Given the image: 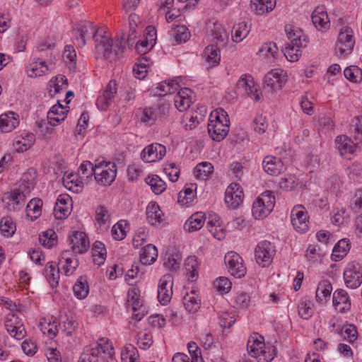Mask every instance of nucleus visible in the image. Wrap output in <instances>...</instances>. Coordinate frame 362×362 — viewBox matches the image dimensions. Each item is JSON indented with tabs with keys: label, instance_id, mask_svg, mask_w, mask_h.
<instances>
[{
	"label": "nucleus",
	"instance_id": "79ce46f5",
	"mask_svg": "<svg viewBox=\"0 0 362 362\" xmlns=\"http://www.w3.org/2000/svg\"><path fill=\"white\" fill-rule=\"evenodd\" d=\"M146 182L156 194H161L166 188L165 182L158 175L148 176L146 178Z\"/></svg>",
	"mask_w": 362,
	"mask_h": 362
},
{
	"label": "nucleus",
	"instance_id": "7ed1b4c3",
	"mask_svg": "<svg viewBox=\"0 0 362 362\" xmlns=\"http://www.w3.org/2000/svg\"><path fill=\"white\" fill-rule=\"evenodd\" d=\"M275 204L274 192L267 190L262 193L253 202L252 212L256 219L267 217L273 210Z\"/></svg>",
	"mask_w": 362,
	"mask_h": 362
},
{
	"label": "nucleus",
	"instance_id": "6e6552de",
	"mask_svg": "<svg viewBox=\"0 0 362 362\" xmlns=\"http://www.w3.org/2000/svg\"><path fill=\"white\" fill-rule=\"evenodd\" d=\"M308 217L303 206H295L291 213V223L295 230L300 233H305L308 229Z\"/></svg>",
	"mask_w": 362,
	"mask_h": 362
},
{
	"label": "nucleus",
	"instance_id": "0eeeda50",
	"mask_svg": "<svg viewBox=\"0 0 362 362\" xmlns=\"http://www.w3.org/2000/svg\"><path fill=\"white\" fill-rule=\"evenodd\" d=\"M344 279L347 287L356 288L362 284V267L358 263L351 262L344 272Z\"/></svg>",
	"mask_w": 362,
	"mask_h": 362
},
{
	"label": "nucleus",
	"instance_id": "4d7b16f0",
	"mask_svg": "<svg viewBox=\"0 0 362 362\" xmlns=\"http://www.w3.org/2000/svg\"><path fill=\"white\" fill-rule=\"evenodd\" d=\"M99 351L98 349H90L83 351L79 359V362H98Z\"/></svg>",
	"mask_w": 362,
	"mask_h": 362
},
{
	"label": "nucleus",
	"instance_id": "e433bc0d",
	"mask_svg": "<svg viewBox=\"0 0 362 362\" xmlns=\"http://www.w3.org/2000/svg\"><path fill=\"white\" fill-rule=\"evenodd\" d=\"M214 166L209 162H202L197 165L194 174L197 179L205 180L213 173Z\"/></svg>",
	"mask_w": 362,
	"mask_h": 362
},
{
	"label": "nucleus",
	"instance_id": "4c0bfd02",
	"mask_svg": "<svg viewBox=\"0 0 362 362\" xmlns=\"http://www.w3.org/2000/svg\"><path fill=\"white\" fill-rule=\"evenodd\" d=\"M250 32V28L245 21L240 22L234 25L232 30V37L235 42H241L245 37H247Z\"/></svg>",
	"mask_w": 362,
	"mask_h": 362
},
{
	"label": "nucleus",
	"instance_id": "69168bd1",
	"mask_svg": "<svg viewBox=\"0 0 362 362\" xmlns=\"http://www.w3.org/2000/svg\"><path fill=\"white\" fill-rule=\"evenodd\" d=\"M298 314L303 319H308L311 317L313 311L310 308V302L302 301L298 306Z\"/></svg>",
	"mask_w": 362,
	"mask_h": 362
},
{
	"label": "nucleus",
	"instance_id": "bb28decb",
	"mask_svg": "<svg viewBox=\"0 0 362 362\" xmlns=\"http://www.w3.org/2000/svg\"><path fill=\"white\" fill-rule=\"evenodd\" d=\"M107 166L101 176L96 177V182L105 186L110 185L117 175V167L114 163L108 162Z\"/></svg>",
	"mask_w": 362,
	"mask_h": 362
},
{
	"label": "nucleus",
	"instance_id": "393cba45",
	"mask_svg": "<svg viewBox=\"0 0 362 362\" xmlns=\"http://www.w3.org/2000/svg\"><path fill=\"white\" fill-rule=\"evenodd\" d=\"M332 291V286L329 281L322 280L317 286L316 290V300L320 303H326L330 298Z\"/></svg>",
	"mask_w": 362,
	"mask_h": 362
},
{
	"label": "nucleus",
	"instance_id": "c03bdc74",
	"mask_svg": "<svg viewBox=\"0 0 362 362\" xmlns=\"http://www.w3.org/2000/svg\"><path fill=\"white\" fill-rule=\"evenodd\" d=\"M264 339L262 336L252 337L247 341V350L251 356H255L264 346Z\"/></svg>",
	"mask_w": 362,
	"mask_h": 362
},
{
	"label": "nucleus",
	"instance_id": "de8ad7c7",
	"mask_svg": "<svg viewBox=\"0 0 362 362\" xmlns=\"http://www.w3.org/2000/svg\"><path fill=\"white\" fill-rule=\"evenodd\" d=\"M1 233L6 237L11 236L16 230V225L11 218L4 217L0 221Z\"/></svg>",
	"mask_w": 362,
	"mask_h": 362
},
{
	"label": "nucleus",
	"instance_id": "8fccbe9b",
	"mask_svg": "<svg viewBox=\"0 0 362 362\" xmlns=\"http://www.w3.org/2000/svg\"><path fill=\"white\" fill-rule=\"evenodd\" d=\"M184 266L192 281L198 276V262L194 257H187L185 261Z\"/></svg>",
	"mask_w": 362,
	"mask_h": 362
},
{
	"label": "nucleus",
	"instance_id": "c756f323",
	"mask_svg": "<svg viewBox=\"0 0 362 362\" xmlns=\"http://www.w3.org/2000/svg\"><path fill=\"white\" fill-rule=\"evenodd\" d=\"M276 6V0H251V8L258 15L272 11Z\"/></svg>",
	"mask_w": 362,
	"mask_h": 362
},
{
	"label": "nucleus",
	"instance_id": "dca6fc26",
	"mask_svg": "<svg viewBox=\"0 0 362 362\" xmlns=\"http://www.w3.org/2000/svg\"><path fill=\"white\" fill-rule=\"evenodd\" d=\"M117 93V83L115 81H110L105 87L103 94L99 96L96 101L98 107L105 110L109 107Z\"/></svg>",
	"mask_w": 362,
	"mask_h": 362
},
{
	"label": "nucleus",
	"instance_id": "c9c22d12",
	"mask_svg": "<svg viewBox=\"0 0 362 362\" xmlns=\"http://www.w3.org/2000/svg\"><path fill=\"white\" fill-rule=\"evenodd\" d=\"M350 249L349 240L341 239L333 248L332 258L334 261L342 259Z\"/></svg>",
	"mask_w": 362,
	"mask_h": 362
},
{
	"label": "nucleus",
	"instance_id": "680f3d73",
	"mask_svg": "<svg viewBox=\"0 0 362 362\" xmlns=\"http://www.w3.org/2000/svg\"><path fill=\"white\" fill-rule=\"evenodd\" d=\"M47 276L49 281V284L51 286L56 287L58 285L59 283V268H58L57 270L54 267L49 266L47 269Z\"/></svg>",
	"mask_w": 362,
	"mask_h": 362
},
{
	"label": "nucleus",
	"instance_id": "412c9836",
	"mask_svg": "<svg viewBox=\"0 0 362 362\" xmlns=\"http://www.w3.org/2000/svg\"><path fill=\"white\" fill-rule=\"evenodd\" d=\"M333 305L339 312L344 313L351 308L348 293L343 289H337L333 294Z\"/></svg>",
	"mask_w": 362,
	"mask_h": 362
},
{
	"label": "nucleus",
	"instance_id": "4be33fe9",
	"mask_svg": "<svg viewBox=\"0 0 362 362\" xmlns=\"http://www.w3.org/2000/svg\"><path fill=\"white\" fill-rule=\"evenodd\" d=\"M18 115L13 112H8L0 115V132H10L18 124Z\"/></svg>",
	"mask_w": 362,
	"mask_h": 362
},
{
	"label": "nucleus",
	"instance_id": "a211bd4d",
	"mask_svg": "<svg viewBox=\"0 0 362 362\" xmlns=\"http://www.w3.org/2000/svg\"><path fill=\"white\" fill-rule=\"evenodd\" d=\"M230 123L222 124L221 122H209L208 132L211 139L220 141L223 140L229 132Z\"/></svg>",
	"mask_w": 362,
	"mask_h": 362
},
{
	"label": "nucleus",
	"instance_id": "1a4fd4ad",
	"mask_svg": "<svg viewBox=\"0 0 362 362\" xmlns=\"http://www.w3.org/2000/svg\"><path fill=\"white\" fill-rule=\"evenodd\" d=\"M5 327L11 337L17 340L23 339L26 335L24 325L15 314H9L5 320Z\"/></svg>",
	"mask_w": 362,
	"mask_h": 362
},
{
	"label": "nucleus",
	"instance_id": "6e6d98bb",
	"mask_svg": "<svg viewBox=\"0 0 362 362\" xmlns=\"http://www.w3.org/2000/svg\"><path fill=\"white\" fill-rule=\"evenodd\" d=\"M216 289L222 293H228L230 288L232 284L226 277H220L214 283Z\"/></svg>",
	"mask_w": 362,
	"mask_h": 362
},
{
	"label": "nucleus",
	"instance_id": "ea45409f",
	"mask_svg": "<svg viewBox=\"0 0 362 362\" xmlns=\"http://www.w3.org/2000/svg\"><path fill=\"white\" fill-rule=\"evenodd\" d=\"M42 202L40 199H32L26 206V215L32 221L36 219L41 214Z\"/></svg>",
	"mask_w": 362,
	"mask_h": 362
},
{
	"label": "nucleus",
	"instance_id": "5fc2aeb1",
	"mask_svg": "<svg viewBox=\"0 0 362 362\" xmlns=\"http://www.w3.org/2000/svg\"><path fill=\"white\" fill-rule=\"evenodd\" d=\"M209 122H221L222 124L230 123L227 112L222 108L216 109L211 113Z\"/></svg>",
	"mask_w": 362,
	"mask_h": 362
},
{
	"label": "nucleus",
	"instance_id": "9b49d317",
	"mask_svg": "<svg viewBox=\"0 0 362 362\" xmlns=\"http://www.w3.org/2000/svg\"><path fill=\"white\" fill-rule=\"evenodd\" d=\"M286 81V74L281 69H274L265 75L264 86L269 90L275 92L280 90Z\"/></svg>",
	"mask_w": 362,
	"mask_h": 362
},
{
	"label": "nucleus",
	"instance_id": "13d9d810",
	"mask_svg": "<svg viewBox=\"0 0 362 362\" xmlns=\"http://www.w3.org/2000/svg\"><path fill=\"white\" fill-rule=\"evenodd\" d=\"M195 194L191 188H185L178 194L177 201L179 203L185 205L191 203L194 198Z\"/></svg>",
	"mask_w": 362,
	"mask_h": 362
},
{
	"label": "nucleus",
	"instance_id": "e2e57ef3",
	"mask_svg": "<svg viewBox=\"0 0 362 362\" xmlns=\"http://www.w3.org/2000/svg\"><path fill=\"white\" fill-rule=\"evenodd\" d=\"M192 103L191 98H185V96L175 95L174 97V103L175 107L180 112L187 110Z\"/></svg>",
	"mask_w": 362,
	"mask_h": 362
},
{
	"label": "nucleus",
	"instance_id": "72a5a7b5",
	"mask_svg": "<svg viewBox=\"0 0 362 362\" xmlns=\"http://www.w3.org/2000/svg\"><path fill=\"white\" fill-rule=\"evenodd\" d=\"M75 296L78 299H84L89 293V286L86 276H80L73 286Z\"/></svg>",
	"mask_w": 362,
	"mask_h": 362
},
{
	"label": "nucleus",
	"instance_id": "774afa93",
	"mask_svg": "<svg viewBox=\"0 0 362 362\" xmlns=\"http://www.w3.org/2000/svg\"><path fill=\"white\" fill-rule=\"evenodd\" d=\"M53 214L57 219L62 220L66 218L70 214V208L69 206L55 204Z\"/></svg>",
	"mask_w": 362,
	"mask_h": 362
},
{
	"label": "nucleus",
	"instance_id": "473e14b6",
	"mask_svg": "<svg viewBox=\"0 0 362 362\" xmlns=\"http://www.w3.org/2000/svg\"><path fill=\"white\" fill-rule=\"evenodd\" d=\"M92 255L95 264L100 266L106 259L107 252L105 245L100 241H95L92 247Z\"/></svg>",
	"mask_w": 362,
	"mask_h": 362
},
{
	"label": "nucleus",
	"instance_id": "f8f14e48",
	"mask_svg": "<svg viewBox=\"0 0 362 362\" xmlns=\"http://www.w3.org/2000/svg\"><path fill=\"white\" fill-rule=\"evenodd\" d=\"M173 279L171 275L163 276L158 286V299L159 302L165 305L171 300L173 296Z\"/></svg>",
	"mask_w": 362,
	"mask_h": 362
},
{
	"label": "nucleus",
	"instance_id": "f704fd0d",
	"mask_svg": "<svg viewBox=\"0 0 362 362\" xmlns=\"http://www.w3.org/2000/svg\"><path fill=\"white\" fill-rule=\"evenodd\" d=\"M302 47L298 45L296 42H294V45L286 43L282 48V52L287 60L294 62H297L301 55L300 49Z\"/></svg>",
	"mask_w": 362,
	"mask_h": 362
},
{
	"label": "nucleus",
	"instance_id": "9d476101",
	"mask_svg": "<svg viewBox=\"0 0 362 362\" xmlns=\"http://www.w3.org/2000/svg\"><path fill=\"white\" fill-rule=\"evenodd\" d=\"M170 105L168 103H162L146 107L143 111L141 121L143 122H148L158 119L162 120L168 115Z\"/></svg>",
	"mask_w": 362,
	"mask_h": 362
},
{
	"label": "nucleus",
	"instance_id": "338daca9",
	"mask_svg": "<svg viewBox=\"0 0 362 362\" xmlns=\"http://www.w3.org/2000/svg\"><path fill=\"white\" fill-rule=\"evenodd\" d=\"M278 52V47L273 42H269L264 44L262 47L259 49V52L264 53L265 56L270 54L273 58L276 57V54Z\"/></svg>",
	"mask_w": 362,
	"mask_h": 362
},
{
	"label": "nucleus",
	"instance_id": "a19ab883",
	"mask_svg": "<svg viewBox=\"0 0 362 362\" xmlns=\"http://www.w3.org/2000/svg\"><path fill=\"white\" fill-rule=\"evenodd\" d=\"M276 351L274 346L265 344L254 357L258 360V362H270L274 358Z\"/></svg>",
	"mask_w": 362,
	"mask_h": 362
},
{
	"label": "nucleus",
	"instance_id": "cd10ccee",
	"mask_svg": "<svg viewBox=\"0 0 362 362\" xmlns=\"http://www.w3.org/2000/svg\"><path fill=\"white\" fill-rule=\"evenodd\" d=\"M163 214L156 203H150L146 208V219L152 226H156L163 221Z\"/></svg>",
	"mask_w": 362,
	"mask_h": 362
},
{
	"label": "nucleus",
	"instance_id": "58836bf2",
	"mask_svg": "<svg viewBox=\"0 0 362 362\" xmlns=\"http://www.w3.org/2000/svg\"><path fill=\"white\" fill-rule=\"evenodd\" d=\"M48 67L45 62H33L27 66V74L30 77H37L45 74Z\"/></svg>",
	"mask_w": 362,
	"mask_h": 362
},
{
	"label": "nucleus",
	"instance_id": "0e129e2a",
	"mask_svg": "<svg viewBox=\"0 0 362 362\" xmlns=\"http://www.w3.org/2000/svg\"><path fill=\"white\" fill-rule=\"evenodd\" d=\"M108 210L104 206H100L95 210V220L100 225L105 224L109 219Z\"/></svg>",
	"mask_w": 362,
	"mask_h": 362
},
{
	"label": "nucleus",
	"instance_id": "37998d69",
	"mask_svg": "<svg viewBox=\"0 0 362 362\" xmlns=\"http://www.w3.org/2000/svg\"><path fill=\"white\" fill-rule=\"evenodd\" d=\"M139 358L138 351L132 344H127L122 350V362H136Z\"/></svg>",
	"mask_w": 362,
	"mask_h": 362
},
{
	"label": "nucleus",
	"instance_id": "20e7f679",
	"mask_svg": "<svg viewBox=\"0 0 362 362\" xmlns=\"http://www.w3.org/2000/svg\"><path fill=\"white\" fill-rule=\"evenodd\" d=\"M354 45L355 39L352 29L348 26L343 27L339 33L336 44L337 52H339L341 56H346L351 52Z\"/></svg>",
	"mask_w": 362,
	"mask_h": 362
},
{
	"label": "nucleus",
	"instance_id": "603ef678",
	"mask_svg": "<svg viewBox=\"0 0 362 362\" xmlns=\"http://www.w3.org/2000/svg\"><path fill=\"white\" fill-rule=\"evenodd\" d=\"M351 130L354 133L355 140L362 142V116L356 117L352 119Z\"/></svg>",
	"mask_w": 362,
	"mask_h": 362
},
{
	"label": "nucleus",
	"instance_id": "052dcab7",
	"mask_svg": "<svg viewBox=\"0 0 362 362\" xmlns=\"http://www.w3.org/2000/svg\"><path fill=\"white\" fill-rule=\"evenodd\" d=\"M279 185L281 189L288 191L294 189L298 185V182L294 176L289 175L286 177H281Z\"/></svg>",
	"mask_w": 362,
	"mask_h": 362
},
{
	"label": "nucleus",
	"instance_id": "ddd939ff",
	"mask_svg": "<svg viewBox=\"0 0 362 362\" xmlns=\"http://www.w3.org/2000/svg\"><path fill=\"white\" fill-rule=\"evenodd\" d=\"M243 192L237 183H231L226 189L225 193V202L228 207L235 209L243 200Z\"/></svg>",
	"mask_w": 362,
	"mask_h": 362
},
{
	"label": "nucleus",
	"instance_id": "3c124183",
	"mask_svg": "<svg viewBox=\"0 0 362 362\" xmlns=\"http://www.w3.org/2000/svg\"><path fill=\"white\" fill-rule=\"evenodd\" d=\"M185 25H177L174 28V38L177 43L185 42L189 38V32Z\"/></svg>",
	"mask_w": 362,
	"mask_h": 362
},
{
	"label": "nucleus",
	"instance_id": "f257e3e1",
	"mask_svg": "<svg viewBox=\"0 0 362 362\" xmlns=\"http://www.w3.org/2000/svg\"><path fill=\"white\" fill-rule=\"evenodd\" d=\"M76 30L75 39L78 46L83 47L87 39L93 38L97 53L110 62L120 57L129 40L123 36H116L114 40L111 39L105 35V32L97 29L90 21L79 23Z\"/></svg>",
	"mask_w": 362,
	"mask_h": 362
},
{
	"label": "nucleus",
	"instance_id": "7c9ffc66",
	"mask_svg": "<svg viewBox=\"0 0 362 362\" xmlns=\"http://www.w3.org/2000/svg\"><path fill=\"white\" fill-rule=\"evenodd\" d=\"M158 250L156 246L148 244L143 248L140 255V262L144 265H151L157 259Z\"/></svg>",
	"mask_w": 362,
	"mask_h": 362
},
{
	"label": "nucleus",
	"instance_id": "4468645a",
	"mask_svg": "<svg viewBox=\"0 0 362 362\" xmlns=\"http://www.w3.org/2000/svg\"><path fill=\"white\" fill-rule=\"evenodd\" d=\"M165 146L155 143L146 146L141 152V159L146 163L159 160L165 155Z\"/></svg>",
	"mask_w": 362,
	"mask_h": 362
},
{
	"label": "nucleus",
	"instance_id": "39448f33",
	"mask_svg": "<svg viewBox=\"0 0 362 362\" xmlns=\"http://www.w3.org/2000/svg\"><path fill=\"white\" fill-rule=\"evenodd\" d=\"M274 254V247L269 241H262L255 247L256 262L262 267H268L272 263Z\"/></svg>",
	"mask_w": 362,
	"mask_h": 362
},
{
	"label": "nucleus",
	"instance_id": "c85d7f7f",
	"mask_svg": "<svg viewBox=\"0 0 362 362\" xmlns=\"http://www.w3.org/2000/svg\"><path fill=\"white\" fill-rule=\"evenodd\" d=\"M204 57L209 67H214L219 64L221 57L220 51L215 45H208L204 51Z\"/></svg>",
	"mask_w": 362,
	"mask_h": 362
},
{
	"label": "nucleus",
	"instance_id": "2f4dec72",
	"mask_svg": "<svg viewBox=\"0 0 362 362\" xmlns=\"http://www.w3.org/2000/svg\"><path fill=\"white\" fill-rule=\"evenodd\" d=\"M312 21L317 29L325 28L329 24L328 16L322 8H317L312 13Z\"/></svg>",
	"mask_w": 362,
	"mask_h": 362
},
{
	"label": "nucleus",
	"instance_id": "a878e982",
	"mask_svg": "<svg viewBox=\"0 0 362 362\" xmlns=\"http://www.w3.org/2000/svg\"><path fill=\"white\" fill-rule=\"evenodd\" d=\"M68 253V251H64L59 262V265H61L59 269H62L66 276L71 275L78 266V259L67 257Z\"/></svg>",
	"mask_w": 362,
	"mask_h": 362
},
{
	"label": "nucleus",
	"instance_id": "aec40b11",
	"mask_svg": "<svg viewBox=\"0 0 362 362\" xmlns=\"http://www.w3.org/2000/svg\"><path fill=\"white\" fill-rule=\"evenodd\" d=\"M337 148L341 156L347 157L354 153L356 144L345 135L338 136L335 139Z\"/></svg>",
	"mask_w": 362,
	"mask_h": 362
},
{
	"label": "nucleus",
	"instance_id": "a18cd8bd",
	"mask_svg": "<svg viewBox=\"0 0 362 362\" xmlns=\"http://www.w3.org/2000/svg\"><path fill=\"white\" fill-rule=\"evenodd\" d=\"M183 304L185 309L192 313H196L200 308L199 300L194 296V293L184 296Z\"/></svg>",
	"mask_w": 362,
	"mask_h": 362
},
{
	"label": "nucleus",
	"instance_id": "6ab92c4d",
	"mask_svg": "<svg viewBox=\"0 0 362 362\" xmlns=\"http://www.w3.org/2000/svg\"><path fill=\"white\" fill-rule=\"evenodd\" d=\"M285 32L288 39L290 40V42H288V44L294 45V42H296L300 47L307 46V37L301 29L292 25H286L285 26Z\"/></svg>",
	"mask_w": 362,
	"mask_h": 362
},
{
	"label": "nucleus",
	"instance_id": "09e8293b",
	"mask_svg": "<svg viewBox=\"0 0 362 362\" xmlns=\"http://www.w3.org/2000/svg\"><path fill=\"white\" fill-rule=\"evenodd\" d=\"M344 75L351 82L357 83L362 80V71L356 66L346 67L344 71Z\"/></svg>",
	"mask_w": 362,
	"mask_h": 362
},
{
	"label": "nucleus",
	"instance_id": "bf43d9fd",
	"mask_svg": "<svg viewBox=\"0 0 362 362\" xmlns=\"http://www.w3.org/2000/svg\"><path fill=\"white\" fill-rule=\"evenodd\" d=\"M95 349H98L99 353L101 351L110 356L114 354L113 346L108 339L101 338Z\"/></svg>",
	"mask_w": 362,
	"mask_h": 362
},
{
	"label": "nucleus",
	"instance_id": "b1692460",
	"mask_svg": "<svg viewBox=\"0 0 362 362\" xmlns=\"http://www.w3.org/2000/svg\"><path fill=\"white\" fill-rule=\"evenodd\" d=\"M205 221V214L197 212L192 214L185 222L184 229L187 232H194L202 228Z\"/></svg>",
	"mask_w": 362,
	"mask_h": 362
},
{
	"label": "nucleus",
	"instance_id": "2eb2a0df",
	"mask_svg": "<svg viewBox=\"0 0 362 362\" xmlns=\"http://www.w3.org/2000/svg\"><path fill=\"white\" fill-rule=\"evenodd\" d=\"M69 244L75 254H83L89 248V240L86 234L82 231H74L69 238Z\"/></svg>",
	"mask_w": 362,
	"mask_h": 362
},
{
	"label": "nucleus",
	"instance_id": "864d4df0",
	"mask_svg": "<svg viewBox=\"0 0 362 362\" xmlns=\"http://www.w3.org/2000/svg\"><path fill=\"white\" fill-rule=\"evenodd\" d=\"M127 226L125 221H119L112 228V235L115 240H122L126 236L124 226Z\"/></svg>",
	"mask_w": 362,
	"mask_h": 362
},
{
	"label": "nucleus",
	"instance_id": "49530a36",
	"mask_svg": "<svg viewBox=\"0 0 362 362\" xmlns=\"http://www.w3.org/2000/svg\"><path fill=\"white\" fill-rule=\"evenodd\" d=\"M57 234L53 230H47L43 233L42 236H40V242L41 244L48 248L52 247L57 243Z\"/></svg>",
	"mask_w": 362,
	"mask_h": 362
},
{
	"label": "nucleus",
	"instance_id": "f03ea898",
	"mask_svg": "<svg viewBox=\"0 0 362 362\" xmlns=\"http://www.w3.org/2000/svg\"><path fill=\"white\" fill-rule=\"evenodd\" d=\"M30 192L29 183L24 181L11 192L5 193L2 200L8 211L20 210L23 207Z\"/></svg>",
	"mask_w": 362,
	"mask_h": 362
},
{
	"label": "nucleus",
	"instance_id": "423d86ee",
	"mask_svg": "<svg viewBox=\"0 0 362 362\" xmlns=\"http://www.w3.org/2000/svg\"><path fill=\"white\" fill-rule=\"evenodd\" d=\"M225 264L228 272L235 278L240 279L246 274V267L243 264L242 257L236 252L230 251L224 257Z\"/></svg>",
	"mask_w": 362,
	"mask_h": 362
},
{
	"label": "nucleus",
	"instance_id": "5701e85b",
	"mask_svg": "<svg viewBox=\"0 0 362 362\" xmlns=\"http://www.w3.org/2000/svg\"><path fill=\"white\" fill-rule=\"evenodd\" d=\"M207 33L213 37V40L218 44L224 43L227 39V33L223 25L218 23H209L207 25Z\"/></svg>",
	"mask_w": 362,
	"mask_h": 362
},
{
	"label": "nucleus",
	"instance_id": "f3484780",
	"mask_svg": "<svg viewBox=\"0 0 362 362\" xmlns=\"http://www.w3.org/2000/svg\"><path fill=\"white\" fill-rule=\"evenodd\" d=\"M262 167L267 174L272 176H276L286 170V167L280 158L270 156L264 158Z\"/></svg>",
	"mask_w": 362,
	"mask_h": 362
}]
</instances>
